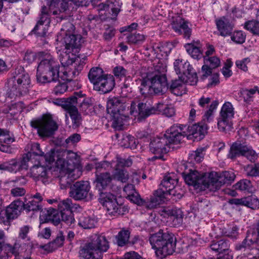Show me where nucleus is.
Listing matches in <instances>:
<instances>
[{
	"label": "nucleus",
	"mask_w": 259,
	"mask_h": 259,
	"mask_svg": "<svg viewBox=\"0 0 259 259\" xmlns=\"http://www.w3.org/2000/svg\"><path fill=\"white\" fill-rule=\"evenodd\" d=\"M186 126L183 125H174L168 129L163 137H156L151 140L149 144L150 151L156 154H160L155 156L153 158L161 159L163 155L161 154L167 153L172 144H179L181 140L186 136L183 131Z\"/></svg>",
	"instance_id": "1"
},
{
	"label": "nucleus",
	"mask_w": 259,
	"mask_h": 259,
	"mask_svg": "<svg viewBox=\"0 0 259 259\" xmlns=\"http://www.w3.org/2000/svg\"><path fill=\"white\" fill-rule=\"evenodd\" d=\"M176 113L175 109L171 105L158 103L154 106H150L147 103L136 102L131 104V115L133 116L135 122H140L152 114H161L166 117L173 116Z\"/></svg>",
	"instance_id": "2"
},
{
	"label": "nucleus",
	"mask_w": 259,
	"mask_h": 259,
	"mask_svg": "<svg viewBox=\"0 0 259 259\" xmlns=\"http://www.w3.org/2000/svg\"><path fill=\"white\" fill-rule=\"evenodd\" d=\"M94 181L96 189L99 191V202L106 208L109 214H114L118 212V205L115 195L110 193H104L105 190L112 181V177L108 172L96 173Z\"/></svg>",
	"instance_id": "3"
},
{
	"label": "nucleus",
	"mask_w": 259,
	"mask_h": 259,
	"mask_svg": "<svg viewBox=\"0 0 259 259\" xmlns=\"http://www.w3.org/2000/svg\"><path fill=\"white\" fill-rule=\"evenodd\" d=\"M149 241L155 250L158 257L162 259L175 251L176 239L174 235L167 231L160 230L158 232L151 235Z\"/></svg>",
	"instance_id": "4"
},
{
	"label": "nucleus",
	"mask_w": 259,
	"mask_h": 259,
	"mask_svg": "<svg viewBox=\"0 0 259 259\" xmlns=\"http://www.w3.org/2000/svg\"><path fill=\"white\" fill-rule=\"evenodd\" d=\"M73 208L71 200L68 198L58 202V208L59 212H57L56 210L53 209L41 210L40 217H42L44 215H48V216L45 219V221L52 220L56 225L62 221L67 225L71 226L75 221L72 214Z\"/></svg>",
	"instance_id": "5"
},
{
	"label": "nucleus",
	"mask_w": 259,
	"mask_h": 259,
	"mask_svg": "<svg viewBox=\"0 0 259 259\" xmlns=\"http://www.w3.org/2000/svg\"><path fill=\"white\" fill-rule=\"evenodd\" d=\"M107 111L113 118V126L119 130L128 119L130 107L123 98L113 97L107 103Z\"/></svg>",
	"instance_id": "6"
},
{
	"label": "nucleus",
	"mask_w": 259,
	"mask_h": 259,
	"mask_svg": "<svg viewBox=\"0 0 259 259\" xmlns=\"http://www.w3.org/2000/svg\"><path fill=\"white\" fill-rule=\"evenodd\" d=\"M10 95L20 97L26 95L30 88L31 80L29 74L21 66L15 69L13 77L8 82Z\"/></svg>",
	"instance_id": "7"
},
{
	"label": "nucleus",
	"mask_w": 259,
	"mask_h": 259,
	"mask_svg": "<svg viewBox=\"0 0 259 259\" xmlns=\"http://www.w3.org/2000/svg\"><path fill=\"white\" fill-rule=\"evenodd\" d=\"M59 77V65L51 56L42 60L37 68L36 79L41 83L57 80Z\"/></svg>",
	"instance_id": "8"
},
{
	"label": "nucleus",
	"mask_w": 259,
	"mask_h": 259,
	"mask_svg": "<svg viewBox=\"0 0 259 259\" xmlns=\"http://www.w3.org/2000/svg\"><path fill=\"white\" fill-rule=\"evenodd\" d=\"M74 30V25L70 22H67L61 29V32L57 36V40L60 41L65 46V49L76 53L82 42L80 35H75L71 32Z\"/></svg>",
	"instance_id": "9"
},
{
	"label": "nucleus",
	"mask_w": 259,
	"mask_h": 259,
	"mask_svg": "<svg viewBox=\"0 0 259 259\" xmlns=\"http://www.w3.org/2000/svg\"><path fill=\"white\" fill-rule=\"evenodd\" d=\"M150 85L147 81L143 80L141 82L140 91L142 94H152L162 95L168 89V84L164 74L158 72L150 79Z\"/></svg>",
	"instance_id": "10"
},
{
	"label": "nucleus",
	"mask_w": 259,
	"mask_h": 259,
	"mask_svg": "<svg viewBox=\"0 0 259 259\" xmlns=\"http://www.w3.org/2000/svg\"><path fill=\"white\" fill-rule=\"evenodd\" d=\"M65 152H60L55 149H51V151L46 154L45 160L50 165L52 166L54 175L56 172H60L71 170L75 169L73 166L69 164L65 160Z\"/></svg>",
	"instance_id": "11"
},
{
	"label": "nucleus",
	"mask_w": 259,
	"mask_h": 259,
	"mask_svg": "<svg viewBox=\"0 0 259 259\" xmlns=\"http://www.w3.org/2000/svg\"><path fill=\"white\" fill-rule=\"evenodd\" d=\"M32 127L37 130V134L41 137H49L58 130L56 122L50 115H45L41 118L31 121Z\"/></svg>",
	"instance_id": "12"
},
{
	"label": "nucleus",
	"mask_w": 259,
	"mask_h": 259,
	"mask_svg": "<svg viewBox=\"0 0 259 259\" xmlns=\"http://www.w3.org/2000/svg\"><path fill=\"white\" fill-rule=\"evenodd\" d=\"M183 175L186 183L188 185L193 186L196 189L200 190L208 189L210 191L209 174H204L195 170H190L188 174L183 173Z\"/></svg>",
	"instance_id": "13"
},
{
	"label": "nucleus",
	"mask_w": 259,
	"mask_h": 259,
	"mask_svg": "<svg viewBox=\"0 0 259 259\" xmlns=\"http://www.w3.org/2000/svg\"><path fill=\"white\" fill-rule=\"evenodd\" d=\"M36 161L37 163L30 168L31 176L38 180H40L43 183L46 184L54 175V168L46 162L45 160L39 159Z\"/></svg>",
	"instance_id": "14"
},
{
	"label": "nucleus",
	"mask_w": 259,
	"mask_h": 259,
	"mask_svg": "<svg viewBox=\"0 0 259 259\" xmlns=\"http://www.w3.org/2000/svg\"><path fill=\"white\" fill-rule=\"evenodd\" d=\"M241 155L245 156L250 161H254L257 157L256 153L250 146L239 142H235L230 148L228 157L233 159Z\"/></svg>",
	"instance_id": "15"
},
{
	"label": "nucleus",
	"mask_w": 259,
	"mask_h": 259,
	"mask_svg": "<svg viewBox=\"0 0 259 259\" xmlns=\"http://www.w3.org/2000/svg\"><path fill=\"white\" fill-rule=\"evenodd\" d=\"M174 65L177 74H182L181 76L189 79L190 85L196 84L198 81L196 73L188 61L177 59L174 62Z\"/></svg>",
	"instance_id": "16"
},
{
	"label": "nucleus",
	"mask_w": 259,
	"mask_h": 259,
	"mask_svg": "<svg viewBox=\"0 0 259 259\" xmlns=\"http://www.w3.org/2000/svg\"><path fill=\"white\" fill-rule=\"evenodd\" d=\"M235 177V176L233 172L228 171L222 172L220 176L215 172L209 173V181H210V185H209L210 191H217L223 185L234 181Z\"/></svg>",
	"instance_id": "17"
},
{
	"label": "nucleus",
	"mask_w": 259,
	"mask_h": 259,
	"mask_svg": "<svg viewBox=\"0 0 259 259\" xmlns=\"http://www.w3.org/2000/svg\"><path fill=\"white\" fill-rule=\"evenodd\" d=\"M259 241V232L257 229H249L246 233L245 238L241 243L237 244L235 249L237 250L246 251L248 256H252L250 252V248Z\"/></svg>",
	"instance_id": "18"
},
{
	"label": "nucleus",
	"mask_w": 259,
	"mask_h": 259,
	"mask_svg": "<svg viewBox=\"0 0 259 259\" xmlns=\"http://www.w3.org/2000/svg\"><path fill=\"white\" fill-rule=\"evenodd\" d=\"M50 13H51L49 8L45 6L42 7L38 20L33 29L34 33L40 36H44L46 34V26H49L50 23Z\"/></svg>",
	"instance_id": "19"
},
{
	"label": "nucleus",
	"mask_w": 259,
	"mask_h": 259,
	"mask_svg": "<svg viewBox=\"0 0 259 259\" xmlns=\"http://www.w3.org/2000/svg\"><path fill=\"white\" fill-rule=\"evenodd\" d=\"M91 186L88 181L76 182L70 187V196L76 200L87 198Z\"/></svg>",
	"instance_id": "20"
},
{
	"label": "nucleus",
	"mask_w": 259,
	"mask_h": 259,
	"mask_svg": "<svg viewBox=\"0 0 259 259\" xmlns=\"http://www.w3.org/2000/svg\"><path fill=\"white\" fill-rule=\"evenodd\" d=\"M178 182V178L174 173L168 174L165 176L161 182L159 190H162L165 195L169 194L176 196V191L175 190Z\"/></svg>",
	"instance_id": "21"
},
{
	"label": "nucleus",
	"mask_w": 259,
	"mask_h": 259,
	"mask_svg": "<svg viewBox=\"0 0 259 259\" xmlns=\"http://www.w3.org/2000/svg\"><path fill=\"white\" fill-rule=\"evenodd\" d=\"M59 173L58 178L61 189L70 187L72 183L81 175V171L78 168L64 171V173L63 172Z\"/></svg>",
	"instance_id": "22"
},
{
	"label": "nucleus",
	"mask_w": 259,
	"mask_h": 259,
	"mask_svg": "<svg viewBox=\"0 0 259 259\" xmlns=\"http://www.w3.org/2000/svg\"><path fill=\"white\" fill-rule=\"evenodd\" d=\"M115 85L114 77L111 75L106 74L94 86V89L97 91L106 94L111 91Z\"/></svg>",
	"instance_id": "23"
},
{
	"label": "nucleus",
	"mask_w": 259,
	"mask_h": 259,
	"mask_svg": "<svg viewBox=\"0 0 259 259\" xmlns=\"http://www.w3.org/2000/svg\"><path fill=\"white\" fill-rule=\"evenodd\" d=\"M90 242L99 254L107 251L109 247V242L104 235L94 234L91 236Z\"/></svg>",
	"instance_id": "24"
},
{
	"label": "nucleus",
	"mask_w": 259,
	"mask_h": 259,
	"mask_svg": "<svg viewBox=\"0 0 259 259\" xmlns=\"http://www.w3.org/2000/svg\"><path fill=\"white\" fill-rule=\"evenodd\" d=\"M172 29L179 34H183L184 37L189 38L191 35V29L188 25V22L180 17L176 18L171 23Z\"/></svg>",
	"instance_id": "25"
},
{
	"label": "nucleus",
	"mask_w": 259,
	"mask_h": 259,
	"mask_svg": "<svg viewBox=\"0 0 259 259\" xmlns=\"http://www.w3.org/2000/svg\"><path fill=\"white\" fill-rule=\"evenodd\" d=\"M189 80L184 76H179L178 79L172 80L168 89L169 91L176 96H182L185 93V83H189Z\"/></svg>",
	"instance_id": "26"
},
{
	"label": "nucleus",
	"mask_w": 259,
	"mask_h": 259,
	"mask_svg": "<svg viewBox=\"0 0 259 259\" xmlns=\"http://www.w3.org/2000/svg\"><path fill=\"white\" fill-rule=\"evenodd\" d=\"M19 248V245L16 243L14 246H12L4 242H0V248L2 252L4 255H8V257L11 254L15 255V259H30L28 257H24L22 254H20L18 250Z\"/></svg>",
	"instance_id": "27"
},
{
	"label": "nucleus",
	"mask_w": 259,
	"mask_h": 259,
	"mask_svg": "<svg viewBox=\"0 0 259 259\" xmlns=\"http://www.w3.org/2000/svg\"><path fill=\"white\" fill-rule=\"evenodd\" d=\"M23 201L17 199L13 201L5 209L9 217L14 220L17 218L23 209Z\"/></svg>",
	"instance_id": "28"
},
{
	"label": "nucleus",
	"mask_w": 259,
	"mask_h": 259,
	"mask_svg": "<svg viewBox=\"0 0 259 259\" xmlns=\"http://www.w3.org/2000/svg\"><path fill=\"white\" fill-rule=\"evenodd\" d=\"M165 195L162 190H159L158 189L155 191L154 196H152L148 201H145L143 205H145L146 208L148 209L155 208L163 201Z\"/></svg>",
	"instance_id": "29"
},
{
	"label": "nucleus",
	"mask_w": 259,
	"mask_h": 259,
	"mask_svg": "<svg viewBox=\"0 0 259 259\" xmlns=\"http://www.w3.org/2000/svg\"><path fill=\"white\" fill-rule=\"evenodd\" d=\"M216 25L220 35L226 36L232 33L233 26L225 18L217 20Z\"/></svg>",
	"instance_id": "30"
},
{
	"label": "nucleus",
	"mask_w": 259,
	"mask_h": 259,
	"mask_svg": "<svg viewBox=\"0 0 259 259\" xmlns=\"http://www.w3.org/2000/svg\"><path fill=\"white\" fill-rule=\"evenodd\" d=\"M79 255L83 259H99L101 255L94 249L90 242H89L79 250Z\"/></svg>",
	"instance_id": "31"
},
{
	"label": "nucleus",
	"mask_w": 259,
	"mask_h": 259,
	"mask_svg": "<svg viewBox=\"0 0 259 259\" xmlns=\"http://www.w3.org/2000/svg\"><path fill=\"white\" fill-rule=\"evenodd\" d=\"M65 50V51L60 52L59 55L60 63L64 67L72 66L73 63L77 61L78 58H76L74 52L70 51L69 52L67 50Z\"/></svg>",
	"instance_id": "32"
},
{
	"label": "nucleus",
	"mask_w": 259,
	"mask_h": 259,
	"mask_svg": "<svg viewBox=\"0 0 259 259\" xmlns=\"http://www.w3.org/2000/svg\"><path fill=\"white\" fill-rule=\"evenodd\" d=\"M27 148L28 150H30L27 154H30V157L33 159L36 156L35 160H45L46 155H44V153L41 150L39 144L37 143L28 144Z\"/></svg>",
	"instance_id": "33"
},
{
	"label": "nucleus",
	"mask_w": 259,
	"mask_h": 259,
	"mask_svg": "<svg viewBox=\"0 0 259 259\" xmlns=\"http://www.w3.org/2000/svg\"><path fill=\"white\" fill-rule=\"evenodd\" d=\"M229 242L225 240H220L219 241H212L210 245V247L212 251L219 252L220 256H223L225 254L221 255V253L223 251H228L229 250ZM227 254H229L228 253ZM227 254V253H226Z\"/></svg>",
	"instance_id": "34"
},
{
	"label": "nucleus",
	"mask_w": 259,
	"mask_h": 259,
	"mask_svg": "<svg viewBox=\"0 0 259 259\" xmlns=\"http://www.w3.org/2000/svg\"><path fill=\"white\" fill-rule=\"evenodd\" d=\"M64 236L62 232H59L56 238L47 245L42 246V248L46 250L52 251L63 245L64 241Z\"/></svg>",
	"instance_id": "35"
},
{
	"label": "nucleus",
	"mask_w": 259,
	"mask_h": 259,
	"mask_svg": "<svg viewBox=\"0 0 259 259\" xmlns=\"http://www.w3.org/2000/svg\"><path fill=\"white\" fill-rule=\"evenodd\" d=\"M82 99V95L76 93L74 95L67 99L65 102L64 106L67 112L71 111V110L77 109L76 106L80 102Z\"/></svg>",
	"instance_id": "36"
},
{
	"label": "nucleus",
	"mask_w": 259,
	"mask_h": 259,
	"mask_svg": "<svg viewBox=\"0 0 259 259\" xmlns=\"http://www.w3.org/2000/svg\"><path fill=\"white\" fill-rule=\"evenodd\" d=\"M207 127L204 124H196L191 126L190 132L193 137L197 139L201 140L203 138L206 133Z\"/></svg>",
	"instance_id": "37"
},
{
	"label": "nucleus",
	"mask_w": 259,
	"mask_h": 259,
	"mask_svg": "<svg viewBox=\"0 0 259 259\" xmlns=\"http://www.w3.org/2000/svg\"><path fill=\"white\" fill-rule=\"evenodd\" d=\"M234 115V109L232 104L229 102H225L223 105L220 112V117L223 119L231 120Z\"/></svg>",
	"instance_id": "38"
},
{
	"label": "nucleus",
	"mask_w": 259,
	"mask_h": 259,
	"mask_svg": "<svg viewBox=\"0 0 259 259\" xmlns=\"http://www.w3.org/2000/svg\"><path fill=\"white\" fill-rule=\"evenodd\" d=\"M106 74L103 73V70L99 67L92 68L88 74V77L95 86L101 78H103Z\"/></svg>",
	"instance_id": "39"
},
{
	"label": "nucleus",
	"mask_w": 259,
	"mask_h": 259,
	"mask_svg": "<svg viewBox=\"0 0 259 259\" xmlns=\"http://www.w3.org/2000/svg\"><path fill=\"white\" fill-rule=\"evenodd\" d=\"M130 232L128 230L122 229L118 234L115 236L116 244L120 247L125 246L128 243Z\"/></svg>",
	"instance_id": "40"
},
{
	"label": "nucleus",
	"mask_w": 259,
	"mask_h": 259,
	"mask_svg": "<svg viewBox=\"0 0 259 259\" xmlns=\"http://www.w3.org/2000/svg\"><path fill=\"white\" fill-rule=\"evenodd\" d=\"M68 66L64 67V70L62 72V74L60 76L61 79L64 81H71L72 79L79 73V71L75 69V67H73Z\"/></svg>",
	"instance_id": "41"
},
{
	"label": "nucleus",
	"mask_w": 259,
	"mask_h": 259,
	"mask_svg": "<svg viewBox=\"0 0 259 259\" xmlns=\"http://www.w3.org/2000/svg\"><path fill=\"white\" fill-rule=\"evenodd\" d=\"M0 170H6L11 172H17L19 171L17 159H12L0 163Z\"/></svg>",
	"instance_id": "42"
},
{
	"label": "nucleus",
	"mask_w": 259,
	"mask_h": 259,
	"mask_svg": "<svg viewBox=\"0 0 259 259\" xmlns=\"http://www.w3.org/2000/svg\"><path fill=\"white\" fill-rule=\"evenodd\" d=\"M257 92L259 94V88L257 86L254 87L251 89H242L240 91L241 96L244 99V101L246 103H250L252 101L253 95Z\"/></svg>",
	"instance_id": "43"
},
{
	"label": "nucleus",
	"mask_w": 259,
	"mask_h": 259,
	"mask_svg": "<svg viewBox=\"0 0 259 259\" xmlns=\"http://www.w3.org/2000/svg\"><path fill=\"white\" fill-rule=\"evenodd\" d=\"M31 227L29 225H23L20 227L18 231V239L22 240L24 242H27L30 241L29 236Z\"/></svg>",
	"instance_id": "44"
},
{
	"label": "nucleus",
	"mask_w": 259,
	"mask_h": 259,
	"mask_svg": "<svg viewBox=\"0 0 259 259\" xmlns=\"http://www.w3.org/2000/svg\"><path fill=\"white\" fill-rule=\"evenodd\" d=\"M97 222L89 217L81 216L78 220V225L85 229H90L95 227Z\"/></svg>",
	"instance_id": "45"
},
{
	"label": "nucleus",
	"mask_w": 259,
	"mask_h": 259,
	"mask_svg": "<svg viewBox=\"0 0 259 259\" xmlns=\"http://www.w3.org/2000/svg\"><path fill=\"white\" fill-rule=\"evenodd\" d=\"M23 209L28 212L30 211H38L41 210L42 208L40 204H39V201H36L34 199H31L28 201H25L23 202Z\"/></svg>",
	"instance_id": "46"
},
{
	"label": "nucleus",
	"mask_w": 259,
	"mask_h": 259,
	"mask_svg": "<svg viewBox=\"0 0 259 259\" xmlns=\"http://www.w3.org/2000/svg\"><path fill=\"white\" fill-rule=\"evenodd\" d=\"M103 6V8L101 9H103L104 10L108 8V9H110L112 12V16L114 18L116 17L119 11H120V3L117 1H115L114 2H111L107 4H102L100 6Z\"/></svg>",
	"instance_id": "47"
},
{
	"label": "nucleus",
	"mask_w": 259,
	"mask_h": 259,
	"mask_svg": "<svg viewBox=\"0 0 259 259\" xmlns=\"http://www.w3.org/2000/svg\"><path fill=\"white\" fill-rule=\"evenodd\" d=\"M205 150L206 148L205 147L198 148L196 151H193L189 154V159L191 162L194 161L197 162H200L203 158Z\"/></svg>",
	"instance_id": "48"
},
{
	"label": "nucleus",
	"mask_w": 259,
	"mask_h": 259,
	"mask_svg": "<svg viewBox=\"0 0 259 259\" xmlns=\"http://www.w3.org/2000/svg\"><path fill=\"white\" fill-rule=\"evenodd\" d=\"M131 202L138 205H143L145 203V201L141 198L134 186L131 187Z\"/></svg>",
	"instance_id": "49"
},
{
	"label": "nucleus",
	"mask_w": 259,
	"mask_h": 259,
	"mask_svg": "<svg viewBox=\"0 0 259 259\" xmlns=\"http://www.w3.org/2000/svg\"><path fill=\"white\" fill-rule=\"evenodd\" d=\"M187 52L194 59H199L202 56V53L199 48L192 44H187L185 46Z\"/></svg>",
	"instance_id": "50"
},
{
	"label": "nucleus",
	"mask_w": 259,
	"mask_h": 259,
	"mask_svg": "<svg viewBox=\"0 0 259 259\" xmlns=\"http://www.w3.org/2000/svg\"><path fill=\"white\" fill-rule=\"evenodd\" d=\"M243 205L255 209L259 206V200L255 196H249L244 198Z\"/></svg>",
	"instance_id": "51"
},
{
	"label": "nucleus",
	"mask_w": 259,
	"mask_h": 259,
	"mask_svg": "<svg viewBox=\"0 0 259 259\" xmlns=\"http://www.w3.org/2000/svg\"><path fill=\"white\" fill-rule=\"evenodd\" d=\"M245 28L254 35L259 36V21L251 20L245 23Z\"/></svg>",
	"instance_id": "52"
},
{
	"label": "nucleus",
	"mask_w": 259,
	"mask_h": 259,
	"mask_svg": "<svg viewBox=\"0 0 259 259\" xmlns=\"http://www.w3.org/2000/svg\"><path fill=\"white\" fill-rule=\"evenodd\" d=\"M69 114L72 121V127L76 128L81 124V117L80 114L78 113V110H71L68 112Z\"/></svg>",
	"instance_id": "53"
},
{
	"label": "nucleus",
	"mask_w": 259,
	"mask_h": 259,
	"mask_svg": "<svg viewBox=\"0 0 259 259\" xmlns=\"http://www.w3.org/2000/svg\"><path fill=\"white\" fill-rule=\"evenodd\" d=\"M33 159L30 157V154H25L21 159H17L19 171L22 169H27L29 167V162Z\"/></svg>",
	"instance_id": "54"
},
{
	"label": "nucleus",
	"mask_w": 259,
	"mask_h": 259,
	"mask_svg": "<svg viewBox=\"0 0 259 259\" xmlns=\"http://www.w3.org/2000/svg\"><path fill=\"white\" fill-rule=\"evenodd\" d=\"M203 58L204 64H206L211 67V68H216L220 65V59L216 56H204Z\"/></svg>",
	"instance_id": "55"
},
{
	"label": "nucleus",
	"mask_w": 259,
	"mask_h": 259,
	"mask_svg": "<svg viewBox=\"0 0 259 259\" xmlns=\"http://www.w3.org/2000/svg\"><path fill=\"white\" fill-rule=\"evenodd\" d=\"M232 123L231 120L223 119L220 117V120L218 122V128L220 131L227 132L231 128Z\"/></svg>",
	"instance_id": "56"
},
{
	"label": "nucleus",
	"mask_w": 259,
	"mask_h": 259,
	"mask_svg": "<svg viewBox=\"0 0 259 259\" xmlns=\"http://www.w3.org/2000/svg\"><path fill=\"white\" fill-rule=\"evenodd\" d=\"M251 186V184L250 181L246 179L240 180L234 185L236 190L240 191L248 190Z\"/></svg>",
	"instance_id": "57"
},
{
	"label": "nucleus",
	"mask_w": 259,
	"mask_h": 259,
	"mask_svg": "<svg viewBox=\"0 0 259 259\" xmlns=\"http://www.w3.org/2000/svg\"><path fill=\"white\" fill-rule=\"evenodd\" d=\"M246 38V34L242 31L234 32L231 36V39L236 44H243Z\"/></svg>",
	"instance_id": "58"
},
{
	"label": "nucleus",
	"mask_w": 259,
	"mask_h": 259,
	"mask_svg": "<svg viewBox=\"0 0 259 259\" xmlns=\"http://www.w3.org/2000/svg\"><path fill=\"white\" fill-rule=\"evenodd\" d=\"M239 228L236 226L228 229L224 232V235L232 239H236L239 236Z\"/></svg>",
	"instance_id": "59"
},
{
	"label": "nucleus",
	"mask_w": 259,
	"mask_h": 259,
	"mask_svg": "<svg viewBox=\"0 0 259 259\" xmlns=\"http://www.w3.org/2000/svg\"><path fill=\"white\" fill-rule=\"evenodd\" d=\"M246 175L250 177L259 176V163L254 166H248L246 168Z\"/></svg>",
	"instance_id": "60"
},
{
	"label": "nucleus",
	"mask_w": 259,
	"mask_h": 259,
	"mask_svg": "<svg viewBox=\"0 0 259 259\" xmlns=\"http://www.w3.org/2000/svg\"><path fill=\"white\" fill-rule=\"evenodd\" d=\"M115 176L122 182H125L128 179V174L127 171H125L123 168L117 169L116 168Z\"/></svg>",
	"instance_id": "61"
},
{
	"label": "nucleus",
	"mask_w": 259,
	"mask_h": 259,
	"mask_svg": "<svg viewBox=\"0 0 259 259\" xmlns=\"http://www.w3.org/2000/svg\"><path fill=\"white\" fill-rule=\"evenodd\" d=\"M183 213L180 210H172L170 216V220H175L178 224H181L183 221Z\"/></svg>",
	"instance_id": "62"
},
{
	"label": "nucleus",
	"mask_w": 259,
	"mask_h": 259,
	"mask_svg": "<svg viewBox=\"0 0 259 259\" xmlns=\"http://www.w3.org/2000/svg\"><path fill=\"white\" fill-rule=\"evenodd\" d=\"M219 104L218 101H213L209 106V109L205 112L204 114V119H206L208 121L211 119L213 111L217 108Z\"/></svg>",
	"instance_id": "63"
},
{
	"label": "nucleus",
	"mask_w": 259,
	"mask_h": 259,
	"mask_svg": "<svg viewBox=\"0 0 259 259\" xmlns=\"http://www.w3.org/2000/svg\"><path fill=\"white\" fill-rule=\"evenodd\" d=\"M0 136L4 137L0 139V141L6 144H9L14 141V139L10 137L9 132L8 131H4L0 128Z\"/></svg>",
	"instance_id": "64"
}]
</instances>
